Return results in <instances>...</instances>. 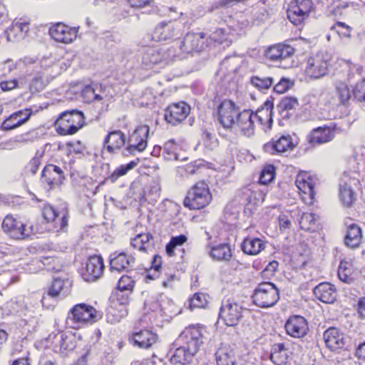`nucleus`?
Listing matches in <instances>:
<instances>
[{"label": "nucleus", "mask_w": 365, "mask_h": 365, "mask_svg": "<svg viewBox=\"0 0 365 365\" xmlns=\"http://www.w3.org/2000/svg\"><path fill=\"white\" fill-rule=\"evenodd\" d=\"M64 179L63 170L58 166L49 164L44 167L41 173V181L46 183L49 189L62 183Z\"/></svg>", "instance_id": "obj_23"}, {"label": "nucleus", "mask_w": 365, "mask_h": 365, "mask_svg": "<svg viewBox=\"0 0 365 365\" xmlns=\"http://www.w3.org/2000/svg\"><path fill=\"white\" fill-rule=\"evenodd\" d=\"M96 312L92 306L82 303L75 305L71 309L68 317L77 324H85L95 321Z\"/></svg>", "instance_id": "obj_17"}, {"label": "nucleus", "mask_w": 365, "mask_h": 365, "mask_svg": "<svg viewBox=\"0 0 365 365\" xmlns=\"http://www.w3.org/2000/svg\"><path fill=\"white\" fill-rule=\"evenodd\" d=\"M295 48L285 43H277L269 46L265 51L266 57L272 62L280 63L286 68L292 65L290 58L294 56Z\"/></svg>", "instance_id": "obj_9"}, {"label": "nucleus", "mask_w": 365, "mask_h": 365, "mask_svg": "<svg viewBox=\"0 0 365 365\" xmlns=\"http://www.w3.org/2000/svg\"><path fill=\"white\" fill-rule=\"evenodd\" d=\"M323 336L327 346L332 351L341 349L344 346V334L335 327L326 330Z\"/></svg>", "instance_id": "obj_30"}, {"label": "nucleus", "mask_w": 365, "mask_h": 365, "mask_svg": "<svg viewBox=\"0 0 365 365\" xmlns=\"http://www.w3.org/2000/svg\"><path fill=\"white\" fill-rule=\"evenodd\" d=\"M285 329L289 336L294 338L304 336L309 330L306 319L302 316L291 317L285 324Z\"/></svg>", "instance_id": "obj_22"}, {"label": "nucleus", "mask_w": 365, "mask_h": 365, "mask_svg": "<svg viewBox=\"0 0 365 365\" xmlns=\"http://www.w3.org/2000/svg\"><path fill=\"white\" fill-rule=\"evenodd\" d=\"M265 247V243L258 237H246L242 245V251L250 255H256L259 254Z\"/></svg>", "instance_id": "obj_34"}, {"label": "nucleus", "mask_w": 365, "mask_h": 365, "mask_svg": "<svg viewBox=\"0 0 365 365\" xmlns=\"http://www.w3.org/2000/svg\"><path fill=\"white\" fill-rule=\"evenodd\" d=\"M66 334L58 332L53 338V343L56 346H59L61 350H71L74 347L73 341Z\"/></svg>", "instance_id": "obj_47"}, {"label": "nucleus", "mask_w": 365, "mask_h": 365, "mask_svg": "<svg viewBox=\"0 0 365 365\" xmlns=\"http://www.w3.org/2000/svg\"><path fill=\"white\" fill-rule=\"evenodd\" d=\"M103 269V258L100 256H92L87 261L86 270L82 273V277L86 282H95L102 275Z\"/></svg>", "instance_id": "obj_20"}, {"label": "nucleus", "mask_w": 365, "mask_h": 365, "mask_svg": "<svg viewBox=\"0 0 365 365\" xmlns=\"http://www.w3.org/2000/svg\"><path fill=\"white\" fill-rule=\"evenodd\" d=\"M207 39L203 33H188L180 42H176L172 47H177V60H182L190 54L200 53L207 47Z\"/></svg>", "instance_id": "obj_2"}, {"label": "nucleus", "mask_w": 365, "mask_h": 365, "mask_svg": "<svg viewBox=\"0 0 365 365\" xmlns=\"http://www.w3.org/2000/svg\"><path fill=\"white\" fill-rule=\"evenodd\" d=\"M340 199L343 205L350 207L355 202L356 197L355 192L347 184L340 185Z\"/></svg>", "instance_id": "obj_45"}, {"label": "nucleus", "mask_w": 365, "mask_h": 365, "mask_svg": "<svg viewBox=\"0 0 365 365\" xmlns=\"http://www.w3.org/2000/svg\"><path fill=\"white\" fill-rule=\"evenodd\" d=\"M335 93L339 103L341 105H346L351 98V92L346 81L335 78L333 81Z\"/></svg>", "instance_id": "obj_37"}, {"label": "nucleus", "mask_w": 365, "mask_h": 365, "mask_svg": "<svg viewBox=\"0 0 365 365\" xmlns=\"http://www.w3.org/2000/svg\"><path fill=\"white\" fill-rule=\"evenodd\" d=\"M103 143L107 150L113 153L124 146L125 143L124 134L120 130L110 132L105 138Z\"/></svg>", "instance_id": "obj_33"}, {"label": "nucleus", "mask_w": 365, "mask_h": 365, "mask_svg": "<svg viewBox=\"0 0 365 365\" xmlns=\"http://www.w3.org/2000/svg\"><path fill=\"white\" fill-rule=\"evenodd\" d=\"M217 365H236V357L233 349L229 345L222 344L215 352Z\"/></svg>", "instance_id": "obj_32"}, {"label": "nucleus", "mask_w": 365, "mask_h": 365, "mask_svg": "<svg viewBox=\"0 0 365 365\" xmlns=\"http://www.w3.org/2000/svg\"><path fill=\"white\" fill-rule=\"evenodd\" d=\"M351 30L352 29L349 26L339 21L334 24L331 28V31L337 33L339 36L345 38L351 37Z\"/></svg>", "instance_id": "obj_55"}, {"label": "nucleus", "mask_w": 365, "mask_h": 365, "mask_svg": "<svg viewBox=\"0 0 365 365\" xmlns=\"http://www.w3.org/2000/svg\"><path fill=\"white\" fill-rule=\"evenodd\" d=\"M338 277L339 279L345 283L350 284L354 280L353 265L351 262L341 260L338 268Z\"/></svg>", "instance_id": "obj_41"}, {"label": "nucleus", "mask_w": 365, "mask_h": 365, "mask_svg": "<svg viewBox=\"0 0 365 365\" xmlns=\"http://www.w3.org/2000/svg\"><path fill=\"white\" fill-rule=\"evenodd\" d=\"M289 88V81L285 78H281V80L274 86V92L277 93H284Z\"/></svg>", "instance_id": "obj_62"}, {"label": "nucleus", "mask_w": 365, "mask_h": 365, "mask_svg": "<svg viewBox=\"0 0 365 365\" xmlns=\"http://www.w3.org/2000/svg\"><path fill=\"white\" fill-rule=\"evenodd\" d=\"M197 353L181 345L168 352L170 361L173 365H190L193 363Z\"/></svg>", "instance_id": "obj_21"}, {"label": "nucleus", "mask_w": 365, "mask_h": 365, "mask_svg": "<svg viewBox=\"0 0 365 365\" xmlns=\"http://www.w3.org/2000/svg\"><path fill=\"white\" fill-rule=\"evenodd\" d=\"M134 262L135 259L132 256H128L124 252H114L109 256L110 267L112 271H128L133 267Z\"/></svg>", "instance_id": "obj_24"}, {"label": "nucleus", "mask_w": 365, "mask_h": 365, "mask_svg": "<svg viewBox=\"0 0 365 365\" xmlns=\"http://www.w3.org/2000/svg\"><path fill=\"white\" fill-rule=\"evenodd\" d=\"M190 107L185 102L170 105L165 112V120L173 125L182 122L189 115Z\"/></svg>", "instance_id": "obj_15"}, {"label": "nucleus", "mask_w": 365, "mask_h": 365, "mask_svg": "<svg viewBox=\"0 0 365 365\" xmlns=\"http://www.w3.org/2000/svg\"><path fill=\"white\" fill-rule=\"evenodd\" d=\"M149 131L150 128L148 125H140L136 128L129 137L128 145L125 148V155L143 151L148 145Z\"/></svg>", "instance_id": "obj_12"}, {"label": "nucleus", "mask_w": 365, "mask_h": 365, "mask_svg": "<svg viewBox=\"0 0 365 365\" xmlns=\"http://www.w3.org/2000/svg\"><path fill=\"white\" fill-rule=\"evenodd\" d=\"M3 230L11 238L24 240L31 235L33 226H28L15 218L12 215H7L2 222Z\"/></svg>", "instance_id": "obj_8"}, {"label": "nucleus", "mask_w": 365, "mask_h": 365, "mask_svg": "<svg viewBox=\"0 0 365 365\" xmlns=\"http://www.w3.org/2000/svg\"><path fill=\"white\" fill-rule=\"evenodd\" d=\"M299 226L305 231L316 232L320 227L319 217L314 213H303L299 221Z\"/></svg>", "instance_id": "obj_38"}, {"label": "nucleus", "mask_w": 365, "mask_h": 365, "mask_svg": "<svg viewBox=\"0 0 365 365\" xmlns=\"http://www.w3.org/2000/svg\"><path fill=\"white\" fill-rule=\"evenodd\" d=\"M18 86V81L16 79L4 81L0 83V88L4 91H9Z\"/></svg>", "instance_id": "obj_63"}, {"label": "nucleus", "mask_w": 365, "mask_h": 365, "mask_svg": "<svg viewBox=\"0 0 365 365\" xmlns=\"http://www.w3.org/2000/svg\"><path fill=\"white\" fill-rule=\"evenodd\" d=\"M44 88L43 78L41 76L37 75L34 76L30 83V90L32 92H38Z\"/></svg>", "instance_id": "obj_61"}, {"label": "nucleus", "mask_w": 365, "mask_h": 365, "mask_svg": "<svg viewBox=\"0 0 365 365\" xmlns=\"http://www.w3.org/2000/svg\"><path fill=\"white\" fill-rule=\"evenodd\" d=\"M41 157L42 154L37 152L36 155L30 160V162L25 167L24 171L26 175H34L36 173L41 163Z\"/></svg>", "instance_id": "obj_54"}, {"label": "nucleus", "mask_w": 365, "mask_h": 365, "mask_svg": "<svg viewBox=\"0 0 365 365\" xmlns=\"http://www.w3.org/2000/svg\"><path fill=\"white\" fill-rule=\"evenodd\" d=\"M346 231L344 236V244L351 248L358 247L362 240V230L361 227L354 222L346 223Z\"/></svg>", "instance_id": "obj_28"}, {"label": "nucleus", "mask_w": 365, "mask_h": 365, "mask_svg": "<svg viewBox=\"0 0 365 365\" xmlns=\"http://www.w3.org/2000/svg\"><path fill=\"white\" fill-rule=\"evenodd\" d=\"M206 304L205 296L202 294H195L190 300V307L191 309L195 308L204 307Z\"/></svg>", "instance_id": "obj_60"}, {"label": "nucleus", "mask_w": 365, "mask_h": 365, "mask_svg": "<svg viewBox=\"0 0 365 365\" xmlns=\"http://www.w3.org/2000/svg\"><path fill=\"white\" fill-rule=\"evenodd\" d=\"M139 161L140 160L138 158L125 165H120L113 171V173L109 176L108 179L110 180L111 182H114L118 178L125 175L129 170L135 168Z\"/></svg>", "instance_id": "obj_48"}, {"label": "nucleus", "mask_w": 365, "mask_h": 365, "mask_svg": "<svg viewBox=\"0 0 365 365\" xmlns=\"http://www.w3.org/2000/svg\"><path fill=\"white\" fill-rule=\"evenodd\" d=\"M43 215L47 222H54L59 224L60 230H63L68 226V220L66 215L58 218V213L51 205H46L43 210Z\"/></svg>", "instance_id": "obj_40"}, {"label": "nucleus", "mask_w": 365, "mask_h": 365, "mask_svg": "<svg viewBox=\"0 0 365 365\" xmlns=\"http://www.w3.org/2000/svg\"><path fill=\"white\" fill-rule=\"evenodd\" d=\"M131 293H128L127 292H124L120 293L118 289L116 291V299L120 304H127L129 302L130 294Z\"/></svg>", "instance_id": "obj_64"}, {"label": "nucleus", "mask_w": 365, "mask_h": 365, "mask_svg": "<svg viewBox=\"0 0 365 365\" xmlns=\"http://www.w3.org/2000/svg\"><path fill=\"white\" fill-rule=\"evenodd\" d=\"M30 30V20L26 18L16 19L5 31L8 41L18 42L25 38Z\"/></svg>", "instance_id": "obj_14"}, {"label": "nucleus", "mask_w": 365, "mask_h": 365, "mask_svg": "<svg viewBox=\"0 0 365 365\" xmlns=\"http://www.w3.org/2000/svg\"><path fill=\"white\" fill-rule=\"evenodd\" d=\"M187 238L185 235H180L178 236L172 237L165 248L168 255L173 257L175 254V249L178 246L182 245L187 241Z\"/></svg>", "instance_id": "obj_50"}, {"label": "nucleus", "mask_w": 365, "mask_h": 365, "mask_svg": "<svg viewBox=\"0 0 365 365\" xmlns=\"http://www.w3.org/2000/svg\"><path fill=\"white\" fill-rule=\"evenodd\" d=\"M175 36V28L172 22H163L155 27L153 38L156 41H165Z\"/></svg>", "instance_id": "obj_39"}, {"label": "nucleus", "mask_w": 365, "mask_h": 365, "mask_svg": "<svg viewBox=\"0 0 365 365\" xmlns=\"http://www.w3.org/2000/svg\"><path fill=\"white\" fill-rule=\"evenodd\" d=\"M202 338V329L199 327L190 326L180 334L178 341L182 345L197 353L203 344Z\"/></svg>", "instance_id": "obj_13"}, {"label": "nucleus", "mask_w": 365, "mask_h": 365, "mask_svg": "<svg viewBox=\"0 0 365 365\" xmlns=\"http://www.w3.org/2000/svg\"><path fill=\"white\" fill-rule=\"evenodd\" d=\"M334 137V133L329 127H318L312 131L309 140L313 144H322L331 141Z\"/></svg>", "instance_id": "obj_36"}, {"label": "nucleus", "mask_w": 365, "mask_h": 365, "mask_svg": "<svg viewBox=\"0 0 365 365\" xmlns=\"http://www.w3.org/2000/svg\"><path fill=\"white\" fill-rule=\"evenodd\" d=\"M273 83L274 80L271 77L254 76L250 78V83L259 91L269 89Z\"/></svg>", "instance_id": "obj_49"}, {"label": "nucleus", "mask_w": 365, "mask_h": 365, "mask_svg": "<svg viewBox=\"0 0 365 365\" xmlns=\"http://www.w3.org/2000/svg\"><path fill=\"white\" fill-rule=\"evenodd\" d=\"M292 138L289 135H282L277 140L264 145V150L272 154L286 152L294 148Z\"/></svg>", "instance_id": "obj_29"}, {"label": "nucleus", "mask_w": 365, "mask_h": 365, "mask_svg": "<svg viewBox=\"0 0 365 365\" xmlns=\"http://www.w3.org/2000/svg\"><path fill=\"white\" fill-rule=\"evenodd\" d=\"M177 47L163 46L159 48H148L144 51L142 56V63L146 66L161 64L163 66L168 65L176 61Z\"/></svg>", "instance_id": "obj_5"}, {"label": "nucleus", "mask_w": 365, "mask_h": 365, "mask_svg": "<svg viewBox=\"0 0 365 365\" xmlns=\"http://www.w3.org/2000/svg\"><path fill=\"white\" fill-rule=\"evenodd\" d=\"M316 298L327 304H332L336 299V291L334 285L329 282H322L313 290Z\"/></svg>", "instance_id": "obj_27"}, {"label": "nucleus", "mask_w": 365, "mask_h": 365, "mask_svg": "<svg viewBox=\"0 0 365 365\" xmlns=\"http://www.w3.org/2000/svg\"><path fill=\"white\" fill-rule=\"evenodd\" d=\"M274 104L270 101H266L261 108H258L256 113H254V118L257 119L261 125L271 128L273 123L272 110Z\"/></svg>", "instance_id": "obj_31"}, {"label": "nucleus", "mask_w": 365, "mask_h": 365, "mask_svg": "<svg viewBox=\"0 0 365 365\" xmlns=\"http://www.w3.org/2000/svg\"><path fill=\"white\" fill-rule=\"evenodd\" d=\"M130 243L133 248L147 252L153 249L154 239L150 233H140L137 235Z\"/></svg>", "instance_id": "obj_35"}, {"label": "nucleus", "mask_w": 365, "mask_h": 365, "mask_svg": "<svg viewBox=\"0 0 365 365\" xmlns=\"http://www.w3.org/2000/svg\"><path fill=\"white\" fill-rule=\"evenodd\" d=\"M32 113L30 108L20 110L12 113L2 123V130H10L21 126L30 118Z\"/></svg>", "instance_id": "obj_25"}, {"label": "nucleus", "mask_w": 365, "mask_h": 365, "mask_svg": "<svg viewBox=\"0 0 365 365\" xmlns=\"http://www.w3.org/2000/svg\"><path fill=\"white\" fill-rule=\"evenodd\" d=\"M312 7V0L292 1L287 9V18L294 25H299L309 16Z\"/></svg>", "instance_id": "obj_11"}, {"label": "nucleus", "mask_w": 365, "mask_h": 365, "mask_svg": "<svg viewBox=\"0 0 365 365\" xmlns=\"http://www.w3.org/2000/svg\"><path fill=\"white\" fill-rule=\"evenodd\" d=\"M253 302L262 308L274 306L279 299L277 287L272 282L260 283L252 294Z\"/></svg>", "instance_id": "obj_6"}, {"label": "nucleus", "mask_w": 365, "mask_h": 365, "mask_svg": "<svg viewBox=\"0 0 365 365\" xmlns=\"http://www.w3.org/2000/svg\"><path fill=\"white\" fill-rule=\"evenodd\" d=\"M217 103V118L222 127L227 130H231L235 127V120L240 113L239 107L231 100L225 99L220 101L217 97L214 99Z\"/></svg>", "instance_id": "obj_7"}, {"label": "nucleus", "mask_w": 365, "mask_h": 365, "mask_svg": "<svg viewBox=\"0 0 365 365\" xmlns=\"http://www.w3.org/2000/svg\"><path fill=\"white\" fill-rule=\"evenodd\" d=\"M210 256L218 261H228L232 257V250L227 244H220L212 247Z\"/></svg>", "instance_id": "obj_42"}, {"label": "nucleus", "mask_w": 365, "mask_h": 365, "mask_svg": "<svg viewBox=\"0 0 365 365\" xmlns=\"http://www.w3.org/2000/svg\"><path fill=\"white\" fill-rule=\"evenodd\" d=\"M254 116V112L247 109L237 114L235 126L238 128L242 135L250 137L255 134Z\"/></svg>", "instance_id": "obj_19"}, {"label": "nucleus", "mask_w": 365, "mask_h": 365, "mask_svg": "<svg viewBox=\"0 0 365 365\" xmlns=\"http://www.w3.org/2000/svg\"><path fill=\"white\" fill-rule=\"evenodd\" d=\"M295 183L301 192L308 194L310 196L313 195L314 185L312 182V179L309 176H307L306 175H299L297 177Z\"/></svg>", "instance_id": "obj_44"}, {"label": "nucleus", "mask_w": 365, "mask_h": 365, "mask_svg": "<svg viewBox=\"0 0 365 365\" xmlns=\"http://www.w3.org/2000/svg\"><path fill=\"white\" fill-rule=\"evenodd\" d=\"M177 145L174 140L167 141L162 148V156L166 160H178Z\"/></svg>", "instance_id": "obj_46"}, {"label": "nucleus", "mask_w": 365, "mask_h": 365, "mask_svg": "<svg viewBox=\"0 0 365 365\" xmlns=\"http://www.w3.org/2000/svg\"><path fill=\"white\" fill-rule=\"evenodd\" d=\"M275 176V168L273 165H267L261 171L259 176V182L262 185H267L272 182Z\"/></svg>", "instance_id": "obj_52"}, {"label": "nucleus", "mask_w": 365, "mask_h": 365, "mask_svg": "<svg viewBox=\"0 0 365 365\" xmlns=\"http://www.w3.org/2000/svg\"><path fill=\"white\" fill-rule=\"evenodd\" d=\"M202 140L205 146L210 150H213L217 146V140L215 138V135L207 130L203 131Z\"/></svg>", "instance_id": "obj_58"}, {"label": "nucleus", "mask_w": 365, "mask_h": 365, "mask_svg": "<svg viewBox=\"0 0 365 365\" xmlns=\"http://www.w3.org/2000/svg\"><path fill=\"white\" fill-rule=\"evenodd\" d=\"M243 307L234 299H224L220 310V318L227 326L237 325L242 317Z\"/></svg>", "instance_id": "obj_10"}, {"label": "nucleus", "mask_w": 365, "mask_h": 365, "mask_svg": "<svg viewBox=\"0 0 365 365\" xmlns=\"http://www.w3.org/2000/svg\"><path fill=\"white\" fill-rule=\"evenodd\" d=\"M134 281L132 278L128 275H123L118 280L117 289H118L120 293L124 292L132 293Z\"/></svg>", "instance_id": "obj_53"}, {"label": "nucleus", "mask_w": 365, "mask_h": 365, "mask_svg": "<svg viewBox=\"0 0 365 365\" xmlns=\"http://www.w3.org/2000/svg\"><path fill=\"white\" fill-rule=\"evenodd\" d=\"M212 195L208 185L203 181L197 182L188 191L183 205L190 210H200L210 204Z\"/></svg>", "instance_id": "obj_4"}, {"label": "nucleus", "mask_w": 365, "mask_h": 365, "mask_svg": "<svg viewBox=\"0 0 365 365\" xmlns=\"http://www.w3.org/2000/svg\"><path fill=\"white\" fill-rule=\"evenodd\" d=\"M78 29L58 23L49 29L50 36L58 42L71 43L77 37Z\"/></svg>", "instance_id": "obj_16"}, {"label": "nucleus", "mask_w": 365, "mask_h": 365, "mask_svg": "<svg viewBox=\"0 0 365 365\" xmlns=\"http://www.w3.org/2000/svg\"><path fill=\"white\" fill-rule=\"evenodd\" d=\"M299 106L298 101L294 97L283 98L277 106L282 120H288L296 117V109Z\"/></svg>", "instance_id": "obj_26"}, {"label": "nucleus", "mask_w": 365, "mask_h": 365, "mask_svg": "<svg viewBox=\"0 0 365 365\" xmlns=\"http://www.w3.org/2000/svg\"><path fill=\"white\" fill-rule=\"evenodd\" d=\"M352 93L354 100L360 103H365V79L355 85Z\"/></svg>", "instance_id": "obj_56"}, {"label": "nucleus", "mask_w": 365, "mask_h": 365, "mask_svg": "<svg viewBox=\"0 0 365 365\" xmlns=\"http://www.w3.org/2000/svg\"><path fill=\"white\" fill-rule=\"evenodd\" d=\"M129 342L140 349H149L158 341V335L148 329L134 331L128 336Z\"/></svg>", "instance_id": "obj_18"}, {"label": "nucleus", "mask_w": 365, "mask_h": 365, "mask_svg": "<svg viewBox=\"0 0 365 365\" xmlns=\"http://www.w3.org/2000/svg\"><path fill=\"white\" fill-rule=\"evenodd\" d=\"M39 65L43 69L53 68L56 73H60V65L56 59L52 56L43 57L40 60Z\"/></svg>", "instance_id": "obj_57"}, {"label": "nucleus", "mask_w": 365, "mask_h": 365, "mask_svg": "<svg viewBox=\"0 0 365 365\" xmlns=\"http://www.w3.org/2000/svg\"><path fill=\"white\" fill-rule=\"evenodd\" d=\"M270 360L276 365H283L287 363V353L284 344H277L272 346Z\"/></svg>", "instance_id": "obj_43"}, {"label": "nucleus", "mask_w": 365, "mask_h": 365, "mask_svg": "<svg viewBox=\"0 0 365 365\" xmlns=\"http://www.w3.org/2000/svg\"><path fill=\"white\" fill-rule=\"evenodd\" d=\"M64 282L61 279H54L48 289V295L52 297H57L63 291Z\"/></svg>", "instance_id": "obj_59"}, {"label": "nucleus", "mask_w": 365, "mask_h": 365, "mask_svg": "<svg viewBox=\"0 0 365 365\" xmlns=\"http://www.w3.org/2000/svg\"><path fill=\"white\" fill-rule=\"evenodd\" d=\"M84 124L83 112L76 109L61 113L55 122V127L61 135L76 133Z\"/></svg>", "instance_id": "obj_1"}, {"label": "nucleus", "mask_w": 365, "mask_h": 365, "mask_svg": "<svg viewBox=\"0 0 365 365\" xmlns=\"http://www.w3.org/2000/svg\"><path fill=\"white\" fill-rule=\"evenodd\" d=\"M252 14L255 19L258 21H265L268 16L266 5L263 3H256L252 7Z\"/></svg>", "instance_id": "obj_51"}, {"label": "nucleus", "mask_w": 365, "mask_h": 365, "mask_svg": "<svg viewBox=\"0 0 365 365\" xmlns=\"http://www.w3.org/2000/svg\"><path fill=\"white\" fill-rule=\"evenodd\" d=\"M331 66L330 53L327 51H320L307 59L304 73L311 79H319L328 75Z\"/></svg>", "instance_id": "obj_3"}]
</instances>
